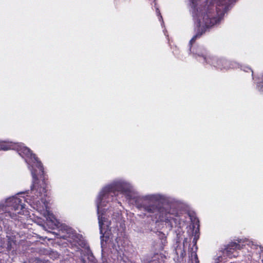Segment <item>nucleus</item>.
Instances as JSON below:
<instances>
[{
    "instance_id": "7",
    "label": "nucleus",
    "mask_w": 263,
    "mask_h": 263,
    "mask_svg": "<svg viewBox=\"0 0 263 263\" xmlns=\"http://www.w3.org/2000/svg\"><path fill=\"white\" fill-rule=\"evenodd\" d=\"M22 201V199L17 197H12L7 199L6 202L8 207H10L12 210L16 211L25 208V204Z\"/></svg>"
},
{
    "instance_id": "15",
    "label": "nucleus",
    "mask_w": 263,
    "mask_h": 263,
    "mask_svg": "<svg viewBox=\"0 0 263 263\" xmlns=\"http://www.w3.org/2000/svg\"><path fill=\"white\" fill-rule=\"evenodd\" d=\"M194 256V258H195V259L196 261V263H199V261L198 260V256H197V255L196 252H192V256Z\"/></svg>"
},
{
    "instance_id": "12",
    "label": "nucleus",
    "mask_w": 263,
    "mask_h": 263,
    "mask_svg": "<svg viewBox=\"0 0 263 263\" xmlns=\"http://www.w3.org/2000/svg\"><path fill=\"white\" fill-rule=\"evenodd\" d=\"M11 148V145L9 143L0 141V150H8Z\"/></svg>"
},
{
    "instance_id": "9",
    "label": "nucleus",
    "mask_w": 263,
    "mask_h": 263,
    "mask_svg": "<svg viewBox=\"0 0 263 263\" xmlns=\"http://www.w3.org/2000/svg\"><path fill=\"white\" fill-rule=\"evenodd\" d=\"M116 185H110L108 186H106L104 189L103 192H105V194L103 195V196H104L106 194H110L111 193H114Z\"/></svg>"
},
{
    "instance_id": "8",
    "label": "nucleus",
    "mask_w": 263,
    "mask_h": 263,
    "mask_svg": "<svg viewBox=\"0 0 263 263\" xmlns=\"http://www.w3.org/2000/svg\"><path fill=\"white\" fill-rule=\"evenodd\" d=\"M98 213L99 214L98 215V220H99V229L100 234H102L101 236V237H103L104 233H103V226L105 224V223L106 222V226L109 227V225L110 224V222H108L107 221V218H106L105 217L103 216V214L101 215L99 214V206H98Z\"/></svg>"
},
{
    "instance_id": "19",
    "label": "nucleus",
    "mask_w": 263,
    "mask_h": 263,
    "mask_svg": "<svg viewBox=\"0 0 263 263\" xmlns=\"http://www.w3.org/2000/svg\"><path fill=\"white\" fill-rule=\"evenodd\" d=\"M198 231H199V228H198L197 230H195V234L197 233V232H198Z\"/></svg>"
},
{
    "instance_id": "18",
    "label": "nucleus",
    "mask_w": 263,
    "mask_h": 263,
    "mask_svg": "<svg viewBox=\"0 0 263 263\" xmlns=\"http://www.w3.org/2000/svg\"><path fill=\"white\" fill-rule=\"evenodd\" d=\"M212 4H213V0H207L206 5H211Z\"/></svg>"
},
{
    "instance_id": "10",
    "label": "nucleus",
    "mask_w": 263,
    "mask_h": 263,
    "mask_svg": "<svg viewBox=\"0 0 263 263\" xmlns=\"http://www.w3.org/2000/svg\"><path fill=\"white\" fill-rule=\"evenodd\" d=\"M16 244V241L14 240L11 237H9L8 238V241L7 243V249L8 251L11 250L13 248V245Z\"/></svg>"
},
{
    "instance_id": "3",
    "label": "nucleus",
    "mask_w": 263,
    "mask_h": 263,
    "mask_svg": "<svg viewBox=\"0 0 263 263\" xmlns=\"http://www.w3.org/2000/svg\"><path fill=\"white\" fill-rule=\"evenodd\" d=\"M29 169L33 177L32 192L37 196H47V179L46 178L43 165H29Z\"/></svg>"
},
{
    "instance_id": "2",
    "label": "nucleus",
    "mask_w": 263,
    "mask_h": 263,
    "mask_svg": "<svg viewBox=\"0 0 263 263\" xmlns=\"http://www.w3.org/2000/svg\"><path fill=\"white\" fill-rule=\"evenodd\" d=\"M197 1L190 0L193 16L198 27L202 30L217 24L219 21V18L212 17L210 6L202 8L198 6Z\"/></svg>"
},
{
    "instance_id": "21",
    "label": "nucleus",
    "mask_w": 263,
    "mask_h": 263,
    "mask_svg": "<svg viewBox=\"0 0 263 263\" xmlns=\"http://www.w3.org/2000/svg\"><path fill=\"white\" fill-rule=\"evenodd\" d=\"M261 261H262V263H263V255H262V259H261Z\"/></svg>"
},
{
    "instance_id": "6",
    "label": "nucleus",
    "mask_w": 263,
    "mask_h": 263,
    "mask_svg": "<svg viewBox=\"0 0 263 263\" xmlns=\"http://www.w3.org/2000/svg\"><path fill=\"white\" fill-rule=\"evenodd\" d=\"M241 249L242 247L240 244L235 242H231L224 249L223 254L230 258L236 257L238 255L237 250Z\"/></svg>"
},
{
    "instance_id": "14",
    "label": "nucleus",
    "mask_w": 263,
    "mask_h": 263,
    "mask_svg": "<svg viewBox=\"0 0 263 263\" xmlns=\"http://www.w3.org/2000/svg\"><path fill=\"white\" fill-rule=\"evenodd\" d=\"M257 88H258V89L260 91L263 92V82H258Z\"/></svg>"
},
{
    "instance_id": "17",
    "label": "nucleus",
    "mask_w": 263,
    "mask_h": 263,
    "mask_svg": "<svg viewBox=\"0 0 263 263\" xmlns=\"http://www.w3.org/2000/svg\"><path fill=\"white\" fill-rule=\"evenodd\" d=\"M243 70L246 71H248V70H250L252 72V75L253 76V71L249 67H245V69H244Z\"/></svg>"
},
{
    "instance_id": "5",
    "label": "nucleus",
    "mask_w": 263,
    "mask_h": 263,
    "mask_svg": "<svg viewBox=\"0 0 263 263\" xmlns=\"http://www.w3.org/2000/svg\"><path fill=\"white\" fill-rule=\"evenodd\" d=\"M14 148L19 155L23 158L28 164H37L41 163L40 159L32 151L23 143H16Z\"/></svg>"
},
{
    "instance_id": "4",
    "label": "nucleus",
    "mask_w": 263,
    "mask_h": 263,
    "mask_svg": "<svg viewBox=\"0 0 263 263\" xmlns=\"http://www.w3.org/2000/svg\"><path fill=\"white\" fill-rule=\"evenodd\" d=\"M194 54H195V58L200 62L206 63L221 69H227L231 67H234L233 65L230 64L229 61L208 55L205 51L201 48L198 49Z\"/></svg>"
},
{
    "instance_id": "1",
    "label": "nucleus",
    "mask_w": 263,
    "mask_h": 263,
    "mask_svg": "<svg viewBox=\"0 0 263 263\" xmlns=\"http://www.w3.org/2000/svg\"><path fill=\"white\" fill-rule=\"evenodd\" d=\"M137 206L139 209H142L147 212L151 217H154L155 219L160 221L167 223L170 229L176 227L180 224V218L178 213L174 210H172L170 206L164 204L157 200L147 201L145 199H140L136 200Z\"/></svg>"
},
{
    "instance_id": "11",
    "label": "nucleus",
    "mask_w": 263,
    "mask_h": 263,
    "mask_svg": "<svg viewBox=\"0 0 263 263\" xmlns=\"http://www.w3.org/2000/svg\"><path fill=\"white\" fill-rule=\"evenodd\" d=\"M148 263H163V260L158 254L155 255Z\"/></svg>"
},
{
    "instance_id": "13",
    "label": "nucleus",
    "mask_w": 263,
    "mask_h": 263,
    "mask_svg": "<svg viewBox=\"0 0 263 263\" xmlns=\"http://www.w3.org/2000/svg\"><path fill=\"white\" fill-rule=\"evenodd\" d=\"M201 34L202 33H197L195 35H194L190 41V44L192 45L193 43L194 42L195 40L201 35Z\"/></svg>"
},
{
    "instance_id": "22",
    "label": "nucleus",
    "mask_w": 263,
    "mask_h": 263,
    "mask_svg": "<svg viewBox=\"0 0 263 263\" xmlns=\"http://www.w3.org/2000/svg\"><path fill=\"white\" fill-rule=\"evenodd\" d=\"M261 81H262V80L263 81V79H261Z\"/></svg>"
},
{
    "instance_id": "20",
    "label": "nucleus",
    "mask_w": 263,
    "mask_h": 263,
    "mask_svg": "<svg viewBox=\"0 0 263 263\" xmlns=\"http://www.w3.org/2000/svg\"><path fill=\"white\" fill-rule=\"evenodd\" d=\"M219 5H223L222 2H221L220 1L219 2Z\"/></svg>"
},
{
    "instance_id": "16",
    "label": "nucleus",
    "mask_w": 263,
    "mask_h": 263,
    "mask_svg": "<svg viewBox=\"0 0 263 263\" xmlns=\"http://www.w3.org/2000/svg\"><path fill=\"white\" fill-rule=\"evenodd\" d=\"M222 260V257L219 256L215 259V263H220Z\"/></svg>"
}]
</instances>
